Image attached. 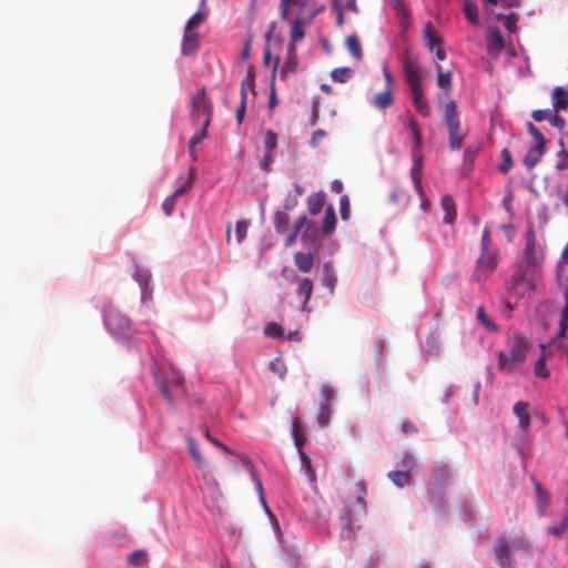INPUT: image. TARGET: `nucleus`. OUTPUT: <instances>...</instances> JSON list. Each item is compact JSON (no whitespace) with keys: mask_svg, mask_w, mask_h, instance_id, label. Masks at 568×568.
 <instances>
[{"mask_svg":"<svg viewBox=\"0 0 568 568\" xmlns=\"http://www.w3.org/2000/svg\"><path fill=\"white\" fill-rule=\"evenodd\" d=\"M507 352H496L498 358V371L501 373H514L526 361L529 343L521 334H515L507 341Z\"/></svg>","mask_w":568,"mask_h":568,"instance_id":"1","label":"nucleus"},{"mask_svg":"<svg viewBox=\"0 0 568 568\" xmlns=\"http://www.w3.org/2000/svg\"><path fill=\"white\" fill-rule=\"evenodd\" d=\"M542 270L517 265L510 280L509 291L518 298L529 297L541 281Z\"/></svg>","mask_w":568,"mask_h":568,"instance_id":"2","label":"nucleus"},{"mask_svg":"<svg viewBox=\"0 0 568 568\" xmlns=\"http://www.w3.org/2000/svg\"><path fill=\"white\" fill-rule=\"evenodd\" d=\"M444 122L448 131V144L450 150H460L463 146L465 134L462 132L457 104L454 100H450L445 104Z\"/></svg>","mask_w":568,"mask_h":568,"instance_id":"3","label":"nucleus"},{"mask_svg":"<svg viewBox=\"0 0 568 568\" xmlns=\"http://www.w3.org/2000/svg\"><path fill=\"white\" fill-rule=\"evenodd\" d=\"M527 130L534 138L535 144L527 151L524 159V164L528 169H532L545 153L546 140L542 133L532 123H527Z\"/></svg>","mask_w":568,"mask_h":568,"instance_id":"4","label":"nucleus"},{"mask_svg":"<svg viewBox=\"0 0 568 568\" xmlns=\"http://www.w3.org/2000/svg\"><path fill=\"white\" fill-rule=\"evenodd\" d=\"M104 323L108 329L114 335L124 334L131 326V322L128 316L114 307L105 310Z\"/></svg>","mask_w":568,"mask_h":568,"instance_id":"5","label":"nucleus"},{"mask_svg":"<svg viewBox=\"0 0 568 568\" xmlns=\"http://www.w3.org/2000/svg\"><path fill=\"white\" fill-rule=\"evenodd\" d=\"M191 105L192 115L194 116V119L199 120L201 116H203L204 120H212L213 104L206 94L205 88H202L192 98Z\"/></svg>","mask_w":568,"mask_h":568,"instance_id":"6","label":"nucleus"},{"mask_svg":"<svg viewBox=\"0 0 568 568\" xmlns=\"http://www.w3.org/2000/svg\"><path fill=\"white\" fill-rule=\"evenodd\" d=\"M323 11V8L312 10L308 16L297 14L291 23V43L295 44L304 38V26L310 24L313 19Z\"/></svg>","mask_w":568,"mask_h":568,"instance_id":"7","label":"nucleus"},{"mask_svg":"<svg viewBox=\"0 0 568 568\" xmlns=\"http://www.w3.org/2000/svg\"><path fill=\"white\" fill-rule=\"evenodd\" d=\"M497 264L498 260L496 253L488 251L481 252L475 271L477 281H485L495 271Z\"/></svg>","mask_w":568,"mask_h":568,"instance_id":"8","label":"nucleus"},{"mask_svg":"<svg viewBox=\"0 0 568 568\" xmlns=\"http://www.w3.org/2000/svg\"><path fill=\"white\" fill-rule=\"evenodd\" d=\"M296 6L300 9L298 14L308 16L312 10H316L320 7H315L311 3V0H281L280 2V16L283 20H287L290 16L291 7Z\"/></svg>","mask_w":568,"mask_h":568,"instance_id":"9","label":"nucleus"},{"mask_svg":"<svg viewBox=\"0 0 568 568\" xmlns=\"http://www.w3.org/2000/svg\"><path fill=\"white\" fill-rule=\"evenodd\" d=\"M494 554L498 565L501 568H513L510 546L505 537H500L496 540Z\"/></svg>","mask_w":568,"mask_h":568,"instance_id":"10","label":"nucleus"},{"mask_svg":"<svg viewBox=\"0 0 568 568\" xmlns=\"http://www.w3.org/2000/svg\"><path fill=\"white\" fill-rule=\"evenodd\" d=\"M423 155L420 151L413 150V166L410 169V178L419 197L424 195L422 185Z\"/></svg>","mask_w":568,"mask_h":568,"instance_id":"11","label":"nucleus"},{"mask_svg":"<svg viewBox=\"0 0 568 568\" xmlns=\"http://www.w3.org/2000/svg\"><path fill=\"white\" fill-rule=\"evenodd\" d=\"M544 253L537 245H525L520 265L542 270Z\"/></svg>","mask_w":568,"mask_h":568,"instance_id":"12","label":"nucleus"},{"mask_svg":"<svg viewBox=\"0 0 568 568\" xmlns=\"http://www.w3.org/2000/svg\"><path fill=\"white\" fill-rule=\"evenodd\" d=\"M403 70L408 87L422 84V77L417 70V64L413 59L406 58L403 60Z\"/></svg>","mask_w":568,"mask_h":568,"instance_id":"13","label":"nucleus"},{"mask_svg":"<svg viewBox=\"0 0 568 568\" xmlns=\"http://www.w3.org/2000/svg\"><path fill=\"white\" fill-rule=\"evenodd\" d=\"M192 186V176L187 181L176 189L171 196H168L162 203V210L166 216H170L174 210L176 197L184 194Z\"/></svg>","mask_w":568,"mask_h":568,"instance_id":"14","label":"nucleus"},{"mask_svg":"<svg viewBox=\"0 0 568 568\" xmlns=\"http://www.w3.org/2000/svg\"><path fill=\"white\" fill-rule=\"evenodd\" d=\"M313 288H314V284H313V281L310 278V277H304L297 290H296V294L297 295H302L304 297V301H303V304L301 306V310L303 312H310V307H308V302L312 297V294H313Z\"/></svg>","mask_w":568,"mask_h":568,"instance_id":"15","label":"nucleus"},{"mask_svg":"<svg viewBox=\"0 0 568 568\" xmlns=\"http://www.w3.org/2000/svg\"><path fill=\"white\" fill-rule=\"evenodd\" d=\"M551 99L554 112L559 113V111L568 109V91L564 88L556 87L552 90Z\"/></svg>","mask_w":568,"mask_h":568,"instance_id":"16","label":"nucleus"},{"mask_svg":"<svg viewBox=\"0 0 568 568\" xmlns=\"http://www.w3.org/2000/svg\"><path fill=\"white\" fill-rule=\"evenodd\" d=\"M372 104L378 110H386L394 104V94L389 89L377 92L372 98Z\"/></svg>","mask_w":568,"mask_h":568,"instance_id":"17","label":"nucleus"},{"mask_svg":"<svg viewBox=\"0 0 568 568\" xmlns=\"http://www.w3.org/2000/svg\"><path fill=\"white\" fill-rule=\"evenodd\" d=\"M297 60H296V47L293 43L288 44L287 58L281 68L280 75L284 79L288 73H293L296 71Z\"/></svg>","mask_w":568,"mask_h":568,"instance_id":"18","label":"nucleus"},{"mask_svg":"<svg viewBox=\"0 0 568 568\" xmlns=\"http://www.w3.org/2000/svg\"><path fill=\"white\" fill-rule=\"evenodd\" d=\"M528 410L529 404L527 402H517L513 407V412L517 416L521 429H527L530 425V416Z\"/></svg>","mask_w":568,"mask_h":568,"instance_id":"19","label":"nucleus"},{"mask_svg":"<svg viewBox=\"0 0 568 568\" xmlns=\"http://www.w3.org/2000/svg\"><path fill=\"white\" fill-rule=\"evenodd\" d=\"M540 348H541V354L534 364V374L538 378L547 379L550 375L549 369L546 366V359L548 357L547 347L545 344H541Z\"/></svg>","mask_w":568,"mask_h":568,"instance_id":"20","label":"nucleus"},{"mask_svg":"<svg viewBox=\"0 0 568 568\" xmlns=\"http://www.w3.org/2000/svg\"><path fill=\"white\" fill-rule=\"evenodd\" d=\"M322 284L333 294L337 284V276L333 265L328 262L324 263L322 272Z\"/></svg>","mask_w":568,"mask_h":568,"instance_id":"21","label":"nucleus"},{"mask_svg":"<svg viewBox=\"0 0 568 568\" xmlns=\"http://www.w3.org/2000/svg\"><path fill=\"white\" fill-rule=\"evenodd\" d=\"M186 445H187V449L191 455V458L195 463L196 467L200 469H205L207 467V462L201 455L195 440L192 437H186Z\"/></svg>","mask_w":568,"mask_h":568,"instance_id":"22","label":"nucleus"},{"mask_svg":"<svg viewBox=\"0 0 568 568\" xmlns=\"http://www.w3.org/2000/svg\"><path fill=\"white\" fill-rule=\"evenodd\" d=\"M505 47L504 38L498 29L491 30L488 37V53L494 54L500 52Z\"/></svg>","mask_w":568,"mask_h":568,"instance_id":"23","label":"nucleus"},{"mask_svg":"<svg viewBox=\"0 0 568 568\" xmlns=\"http://www.w3.org/2000/svg\"><path fill=\"white\" fill-rule=\"evenodd\" d=\"M211 123V120H203L202 128L191 138L189 145V153L192 156V160L195 161V145L199 144L203 139L207 135V128Z\"/></svg>","mask_w":568,"mask_h":568,"instance_id":"24","label":"nucleus"},{"mask_svg":"<svg viewBox=\"0 0 568 568\" xmlns=\"http://www.w3.org/2000/svg\"><path fill=\"white\" fill-rule=\"evenodd\" d=\"M199 45V34L192 31H184L181 51L184 55L192 53Z\"/></svg>","mask_w":568,"mask_h":568,"instance_id":"25","label":"nucleus"},{"mask_svg":"<svg viewBox=\"0 0 568 568\" xmlns=\"http://www.w3.org/2000/svg\"><path fill=\"white\" fill-rule=\"evenodd\" d=\"M294 262L300 271L308 273L314 265V255L312 253L297 252L294 254Z\"/></svg>","mask_w":568,"mask_h":568,"instance_id":"26","label":"nucleus"},{"mask_svg":"<svg viewBox=\"0 0 568 568\" xmlns=\"http://www.w3.org/2000/svg\"><path fill=\"white\" fill-rule=\"evenodd\" d=\"M440 205L443 211L445 212L444 221L448 224L454 223L456 219V206L453 197L450 195H445L442 197Z\"/></svg>","mask_w":568,"mask_h":568,"instance_id":"27","label":"nucleus"},{"mask_svg":"<svg viewBox=\"0 0 568 568\" xmlns=\"http://www.w3.org/2000/svg\"><path fill=\"white\" fill-rule=\"evenodd\" d=\"M325 204V194L324 192H317L308 196L307 206L308 211L312 215H317Z\"/></svg>","mask_w":568,"mask_h":568,"instance_id":"28","label":"nucleus"},{"mask_svg":"<svg viewBox=\"0 0 568 568\" xmlns=\"http://www.w3.org/2000/svg\"><path fill=\"white\" fill-rule=\"evenodd\" d=\"M557 284L562 291V294H568V264L558 263L556 268Z\"/></svg>","mask_w":568,"mask_h":568,"instance_id":"29","label":"nucleus"},{"mask_svg":"<svg viewBox=\"0 0 568 568\" xmlns=\"http://www.w3.org/2000/svg\"><path fill=\"white\" fill-rule=\"evenodd\" d=\"M335 226H336L335 210L332 205H329L325 209V216H324V221L322 224V231L325 234L329 235L335 231Z\"/></svg>","mask_w":568,"mask_h":568,"instance_id":"30","label":"nucleus"},{"mask_svg":"<svg viewBox=\"0 0 568 568\" xmlns=\"http://www.w3.org/2000/svg\"><path fill=\"white\" fill-rule=\"evenodd\" d=\"M387 477L398 488H403L410 483L409 471L392 470L387 474Z\"/></svg>","mask_w":568,"mask_h":568,"instance_id":"31","label":"nucleus"},{"mask_svg":"<svg viewBox=\"0 0 568 568\" xmlns=\"http://www.w3.org/2000/svg\"><path fill=\"white\" fill-rule=\"evenodd\" d=\"M288 222H290L288 213H286L284 211H276L274 213L273 224H274V229H275L276 233H278V234L285 233L287 230V226H288Z\"/></svg>","mask_w":568,"mask_h":568,"instance_id":"32","label":"nucleus"},{"mask_svg":"<svg viewBox=\"0 0 568 568\" xmlns=\"http://www.w3.org/2000/svg\"><path fill=\"white\" fill-rule=\"evenodd\" d=\"M476 317L477 321L488 331V332H496L497 325L494 323V321L486 314L483 306H478L476 310Z\"/></svg>","mask_w":568,"mask_h":568,"instance_id":"33","label":"nucleus"},{"mask_svg":"<svg viewBox=\"0 0 568 568\" xmlns=\"http://www.w3.org/2000/svg\"><path fill=\"white\" fill-rule=\"evenodd\" d=\"M464 13L467 18V20L474 24H479V18H478V9L476 3H474L470 0H465L464 2Z\"/></svg>","mask_w":568,"mask_h":568,"instance_id":"34","label":"nucleus"},{"mask_svg":"<svg viewBox=\"0 0 568 568\" xmlns=\"http://www.w3.org/2000/svg\"><path fill=\"white\" fill-rule=\"evenodd\" d=\"M510 546L516 551H525L530 552L531 545L530 542L525 538V535L523 532L518 534V536H515L511 541Z\"/></svg>","mask_w":568,"mask_h":568,"instance_id":"35","label":"nucleus"},{"mask_svg":"<svg viewBox=\"0 0 568 568\" xmlns=\"http://www.w3.org/2000/svg\"><path fill=\"white\" fill-rule=\"evenodd\" d=\"M331 406L332 404L320 403L317 413V423L321 427H326L331 419Z\"/></svg>","mask_w":568,"mask_h":568,"instance_id":"36","label":"nucleus"},{"mask_svg":"<svg viewBox=\"0 0 568 568\" xmlns=\"http://www.w3.org/2000/svg\"><path fill=\"white\" fill-rule=\"evenodd\" d=\"M348 52L355 58L362 57V48L356 36H348L345 41Z\"/></svg>","mask_w":568,"mask_h":568,"instance_id":"37","label":"nucleus"},{"mask_svg":"<svg viewBox=\"0 0 568 568\" xmlns=\"http://www.w3.org/2000/svg\"><path fill=\"white\" fill-rule=\"evenodd\" d=\"M352 74L353 71L349 68H336L332 71L331 78L335 82L344 83L351 79Z\"/></svg>","mask_w":568,"mask_h":568,"instance_id":"38","label":"nucleus"},{"mask_svg":"<svg viewBox=\"0 0 568 568\" xmlns=\"http://www.w3.org/2000/svg\"><path fill=\"white\" fill-rule=\"evenodd\" d=\"M500 156L503 162L498 164L497 170L500 173H507L513 168V158L511 153L508 149H503L500 151Z\"/></svg>","mask_w":568,"mask_h":568,"instance_id":"39","label":"nucleus"},{"mask_svg":"<svg viewBox=\"0 0 568 568\" xmlns=\"http://www.w3.org/2000/svg\"><path fill=\"white\" fill-rule=\"evenodd\" d=\"M425 38H426V45L433 50V48L437 44L442 43V39L434 33L433 26L430 23H427L424 30Z\"/></svg>","mask_w":568,"mask_h":568,"instance_id":"40","label":"nucleus"},{"mask_svg":"<svg viewBox=\"0 0 568 568\" xmlns=\"http://www.w3.org/2000/svg\"><path fill=\"white\" fill-rule=\"evenodd\" d=\"M568 531V514L562 517L558 525L548 528V532L555 537H560Z\"/></svg>","mask_w":568,"mask_h":568,"instance_id":"41","label":"nucleus"},{"mask_svg":"<svg viewBox=\"0 0 568 568\" xmlns=\"http://www.w3.org/2000/svg\"><path fill=\"white\" fill-rule=\"evenodd\" d=\"M277 145V135L272 130H267L264 134L265 152L273 153Z\"/></svg>","mask_w":568,"mask_h":568,"instance_id":"42","label":"nucleus"},{"mask_svg":"<svg viewBox=\"0 0 568 568\" xmlns=\"http://www.w3.org/2000/svg\"><path fill=\"white\" fill-rule=\"evenodd\" d=\"M440 69H442L440 65H437V70H438L437 84L439 88L448 90L452 87V72L450 71L442 72Z\"/></svg>","mask_w":568,"mask_h":568,"instance_id":"43","label":"nucleus"},{"mask_svg":"<svg viewBox=\"0 0 568 568\" xmlns=\"http://www.w3.org/2000/svg\"><path fill=\"white\" fill-rule=\"evenodd\" d=\"M264 333L266 336L273 337V338H281L284 334L282 326L275 322H271V323L266 324V326L264 328Z\"/></svg>","mask_w":568,"mask_h":568,"instance_id":"44","label":"nucleus"},{"mask_svg":"<svg viewBox=\"0 0 568 568\" xmlns=\"http://www.w3.org/2000/svg\"><path fill=\"white\" fill-rule=\"evenodd\" d=\"M148 559V554L144 550H135L128 557V561L132 566H140Z\"/></svg>","mask_w":568,"mask_h":568,"instance_id":"45","label":"nucleus"},{"mask_svg":"<svg viewBox=\"0 0 568 568\" xmlns=\"http://www.w3.org/2000/svg\"><path fill=\"white\" fill-rule=\"evenodd\" d=\"M248 225H250V223L246 220H241V221L236 222L235 234H236V242L239 244L242 243L243 240L245 239V236L247 234Z\"/></svg>","mask_w":568,"mask_h":568,"instance_id":"46","label":"nucleus"},{"mask_svg":"<svg viewBox=\"0 0 568 568\" xmlns=\"http://www.w3.org/2000/svg\"><path fill=\"white\" fill-rule=\"evenodd\" d=\"M356 487H357V490L359 493V495L356 498V501L361 506V513L364 514L365 513V506H366L365 496L367 494L366 484H365V481L359 480L356 484Z\"/></svg>","mask_w":568,"mask_h":568,"instance_id":"47","label":"nucleus"},{"mask_svg":"<svg viewBox=\"0 0 568 568\" xmlns=\"http://www.w3.org/2000/svg\"><path fill=\"white\" fill-rule=\"evenodd\" d=\"M479 151H480L479 145L467 148L464 152V164L471 165L474 163L475 159L477 158V155L479 154Z\"/></svg>","mask_w":568,"mask_h":568,"instance_id":"48","label":"nucleus"},{"mask_svg":"<svg viewBox=\"0 0 568 568\" xmlns=\"http://www.w3.org/2000/svg\"><path fill=\"white\" fill-rule=\"evenodd\" d=\"M203 21V14L201 12H195L187 21L184 27V31H192L195 27H197Z\"/></svg>","mask_w":568,"mask_h":568,"instance_id":"49","label":"nucleus"},{"mask_svg":"<svg viewBox=\"0 0 568 568\" xmlns=\"http://www.w3.org/2000/svg\"><path fill=\"white\" fill-rule=\"evenodd\" d=\"M413 103L420 115L428 116L430 114V108L425 98L416 100Z\"/></svg>","mask_w":568,"mask_h":568,"instance_id":"50","label":"nucleus"},{"mask_svg":"<svg viewBox=\"0 0 568 568\" xmlns=\"http://www.w3.org/2000/svg\"><path fill=\"white\" fill-rule=\"evenodd\" d=\"M349 209H351L349 200L346 195H343L339 200V211H341V216L343 220H348Z\"/></svg>","mask_w":568,"mask_h":568,"instance_id":"51","label":"nucleus"},{"mask_svg":"<svg viewBox=\"0 0 568 568\" xmlns=\"http://www.w3.org/2000/svg\"><path fill=\"white\" fill-rule=\"evenodd\" d=\"M568 168V152L565 149H561L558 152V162L556 164V169L561 171Z\"/></svg>","mask_w":568,"mask_h":568,"instance_id":"52","label":"nucleus"},{"mask_svg":"<svg viewBox=\"0 0 568 568\" xmlns=\"http://www.w3.org/2000/svg\"><path fill=\"white\" fill-rule=\"evenodd\" d=\"M552 112H554V109L552 110H535L531 113V118L536 122H541L544 120H548L549 121V118H550Z\"/></svg>","mask_w":568,"mask_h":568,"instance_id":"53","label":"nucleus"},{"mask_svg":"<svg viewBox=\"0 0 568 568\" xmlns=\"http://www.w3.org/2000/svg\"><path fill=\"white\" fill-rule=\"evenodd\" d=\"M334 398V390L329 386L321 388V403L332 404Z\"/></svg>","mask_w":568,"mask_h":568,"instance_id":"54","label":"nucleus"},{"mask_svg":"<svg viewBox=\"0 0 568 568\" xmlns=\"http://www.w3.org/2000/svg\"><path fill=\"white\" fill-rule=\"evenodd\" d=\"M549 123L552 126L557 128L558 130H562L566 125L565 119L556 112L551 113V115L549 118Z\"/></svg>","mask_w":568,"mask_h":568,"instance_id":"55","label":"nucleus"},{"mask_svg":"<svg viewBox=\"0 0 568 568\" xmlns=\"http://www.w3.org/2000/svg\"><path fill=\"white\" fill-rule=\"evenodd\" d=\"M300 422L298 419H294L293 420V435H294V442H295V445L297 448H301L302 445L304 444V438L302 437V435L300 434Z\"/></svg>","mask_w":568,"mask_h":568,"instance_id":"56","label":"nucleus"},{"mask_svg":"<svg viewBox=\"0 0 568 568\" xmlns=\"http://www.w3.org/2000/svg\"><path fill=\"white\" fill-rule=\"evenodd\" d=\"M382 72H383V75H384V79H385V89H389L390 91H394V78L392 75V73L389 72L387 65H383L382 68Z\"/></svg>","mask_w":568,"mask_h":568,"instance_id":"57","label":"nucleus"},{"mask_svg":"<svg viewBox=\"0 0 568 568\" xmlns=\"http://www.w3.org/2000/svg\"><path fill=\"white\" fill-rule=\"evenodd\" d=\"M270 368L273 372L277 373L281 378L284 377L285 372H286V368L284 367L283 363L278 358H275L274 361H272L270 363Z\"/></svg>","mask_w":568,"mask_h":568,"instance_id":"58","label":"nucleus"},{"mask_svg":"<svg viewBox=\"0 0 568 568\" xmlns=\"http://www.w3.org/2000/svg\"><path fill=\"white\" fill-rule=\"evenodd\" d=\"M246 99H247V95L243 94V99H241L240 105H239V108L236 110V121H237L239 124L242 123V121L244 119V115H245Z\"/></svg>","mask_w":568,"mask_h":568,"instance_id":"59","label":"nucleus"},{"mask_svg":"<svg viewBox=\"0 0 568 568\" xmlns=\"http://www.w3.org/2000/svg\"><path fill=\"white\" fill-rule=\"evenodd\" d=\"M497 19L498 20L505 19L506 20L505 28L509 32H515V30H516V20L514 19L513 14H509V16L498 14Z\"/></svg>","mask_w":568,"mask_h":568,"instance_id":"60","label":"nucleus"},{"mask_svg":"<svg viewBox=\"0 0 568 568\" xmlns=\"http://www.w3.org/2000/svg\"><path fill=\"white\" fill-rule=\"evenodd\" d=\"M302 463H303V465H304V467L306 469V473H307V475L310 477V480L314 481L315 480V473H314V470L312 468V464H311L310 458L304 453H302Z\"/></svg>","mask_w":568,"mask_h":568,"instance_id":"61","label":"nucleus"},{"mask_svg":"<svg viewBox=\"0 0 568 568\" xmlns=\"http://www.w3.org/2000/svg\"><path fill=\"white\" fill-rule=\"evenodd\" d=\"M203 434L206 437V439L210 440L214 446L220 447L225 453H230V449L223 443L211 436L210 430L207 428L204 429Z\"/></svg>","mask_w":568,"mask_h":568,"instance_id":"62","label":"nucleus"},{"mask_svg":"<svg viewBox=\"0 0 568 568\" xmlns=\"http://www.w3.org/2000/svg\"><path fill=\"white\" fill-rule=\"evenodd\" d=\"M135 278L140 286L149 285L151 274L148 271H142L135 274Z\"/></svg>","mask_w":568,"mask_h":568,"instance_id":"63","label":"nucleus"},{"mask_svg":"<svg viewBox=\"0 0 568 568\" xmlns=\"http://www.w3.org/2000/svg\"><path fill=\"white\" fill-rule=\"evenodd\" d=\"M272 162H273V155H272V153H267V152H265V154H264L263 159H262V160H261V162H260V168H261L263 171L267 172V171H270V168H271Z\"/></svg>","mask_w":568,"mask_h":568,"instance_id":"64","label":"nucleus"}]
</instances>
